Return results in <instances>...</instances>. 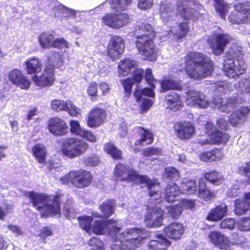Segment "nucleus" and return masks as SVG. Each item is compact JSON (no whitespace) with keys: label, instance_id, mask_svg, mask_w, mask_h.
Instances as JSON below:
<instances>
[{"label":"nucleus","instance_id":"nucleus-28","mask_svg":"<svg viewBox=\"0 0 250 250\" xmlns=\"http://www.w3.org/2000/svg\"><path fill=\"white\" fill-rule=\"evenodd\" d=\"M138 62L133 59L124 58L119 62L118 65L119 74L122 76H126L130 74L132 70L138 67Z\"/></svg>","mask_w":250,"mask_h":250},{"label":"nucleus","instance_id":"nucleus-25","mask_svg":"<svg viewBox=\"0 0 250 250\" xmlns=\"http://www.w3.org/2000/svg\"><path fill=\"white\" fill-rule=\"evenodd\" d=\"M24 69L28 75H37L42 67V64L40 59L36 56L28 58L24 62Z\"/></svg>","mask_w":250,"mask_h":250},{"label":"nucleus","instance_id":"nucleus-56","mask_svg":"<svg viewBox=\"0 0 250 250\" xmlns=\"http://www.w3.org/2000/svg\"><path fill=\"white\" fill-rule=\"evenodd\" d=\"M238 171L240 174L247 177V182L250 184V161L246 162L243 166L239 167Z\"/></svg>","mask_w":250,"mask_h":250},{"label":"nucleus","instance_id":"nucleus-34","mask_svg":"<svg viewBox=\"0 0 250 250\" xmlns=\"http://www.w3.org/2000/svg\"><path fill=\"white\" fill-rule=\"evenodd\" d=\"M161 91L165 92L169 90L181 91L183 89L182 81H175L171 79H164L160 81Z\"/></svg>","mask_w":250,"mask_h":250},{"label":"nucleus","instance_id":"nucleus-11","mask_svg":"<svg viewBox=\"0 0 250 250\" xmlns=\"http://www.w3.org/2000/svg\"><path fill=\"white\" fill-rule=\"evenodd\" d=\"M103 24L113 29H119L127 24L129 17L125 13H106L102 17Z\"/></svg>","mask_w":250,"mask_h":250},{"label":"nucleus","instance_id":"nucleus-27","mask_svg":"<svg viewBox=\"0 0 250 250\" xmlns=\"http://www.w3.org/2000/svg\"><path fill=\"white\" fill-rule=\"evenodd\" d=\"M166 108L174 111H177L183 106L181 96L175 92H171L167 94L165 98Z\"/></svg>","mask_w":250,"mask_h":250},{"label":"nucleus","instance_id":"nucleus-23","mask_svg":"<svg viewBox=\"0 0 250 250\" xmlns=\"http://www.w3.org/2000/svg\"><path fill=\"white\" fill-rule=\"evenodd\" d=\"M217 191L212 190L202 178L199 179L198 184V196L205 201H209L216 197Z\"/></svg>","mask_w":250,"mask_h":250},{"label":"nucleus","instance_id":"nucleus-48","mask_svg":"<svg viewBox=\"0 0 250 250\" xmlns=\"http://www.w3.org/2000/svg\"><path fill=\"white\" fill-rule=\"evenodd\" d=\"M68 101H64L58 99H55L51 103V109L56 112L66 111L68 110Z\"/></svg>","mask_w":250,"mask_h":250},{"label":"nucleus","instance_id":"nucleus-37","mask_svg":"<svg viewBox=\"0 0 250 250\" xmlns=\"http://www.w3.org/2000/svg\"><path fill=\"white\" fill-rule=\"evenodd\" d=\"M188 99L193 104L201 108L206 107L208 105V103L205 98V95L198 91L192 92L189 94Z\"/></svg>","mask_w":250,"mask_h":250},{"label":"nucleus","instance_id":"nucleus-43","mask_svg":"<svg viewBox=\"0 0 250 250\" xmlns=\"http://www.w3.org/2000/svg\"><path fill=\"white\" fill-rule=\"evenodd\" d=\"M121 83L124 90V98L128 99L132 93V87L134 83L130 77L121 80Z\"/></svg>","mask_w":250,"mask_h":250},{"label":"nucleus","instance_id":"nucleus-12","mask_svg":"<svg viewBox=\"0 0 250 250\" xmlns=\"http://www.w3.org/2000/svg\"><path fill=\"white\" fill-rule=\"evenodd\" d=\"M106 116L107 112L105 109L95 106L87 114L86 125L91 128L98 127L105 122Z\"/></svg>","mask_w":250,"mask_h":250},{"label":"nucleus","instance_id":"nucleus-52","mask_svg":"<svg viewBox=\"0 0 250 250\" xmlns=\"http://www.w3.org/2000/svg\"><path fill=\"white\" fill-rule=\"evenodd\" d=\"M234 10L242 14H247L250 13V2L244 1L238 2L234 5Z\"/></svg>","mask_w":250,"mask_h":250},{"label":"nucleus","instance_id":"nucleus-33","mask_svg":"<svg viewBox=\"0 0 250 250\" xmlns=\"http://www.w3.org/2000/svg\"><path fill=\"white\" fill-rule=\"evenodd\" d=\"M203 176L205 180L214 186H221L225 180L224 176L215 170L204 172Z\"/></svg>","mask_w":250,"mask_h":250},{"label":"nucleus","instance_id":"nucleus-36","mask_svg":"<svg viewBox=\"0 0 250 250\" xmlns=\"http://www.w3.org/2000/svg\"><path fill=\"white\" fill-rule=\"evenodd\" d=\"M181 193L180 189L176 184L172 183L168 184L165 189V197L168 203H172Z\"/></svg>","mask_w":250,"mask_h":250},{"label":"nucleus","instance_id":"nucleus-55","mask_svg":"<svg viewBox=\"0 0 250 250\" xmlns=\"http://www.w3.org/2000/svg\"><path fill=\"white\" fill-rule=\"evenodd\" d=\"M212 162L221 160L224 158V153L221 148L214 147L210 150Z\"/></svg>","mask_w":250,"mask_h":250},{"label":"nucleus","instance_id":"nucleus-6","mask_svg":"<svg viewBox=\"0 0 250 250\" xmlns=\"http://www.w3.org/2000/svg\"><path fill=\"white\" fill-rule=\"evenodd\" d=\"M93 180L92 173L83 169L71 170L60 178L62 184L67 185L71 184L78 188L89 187Z\"/></svg>","mask_w":250,"mask_h":250},{"label":"nucleus","instance_id":"nucleus-29","mask_svg":"<svg viewBox=\"0 0 250 250\" xmlns=\"http://www.w3.org/2000/svg\"><path fill=\"white\" fill-rule=\"evenodd\" d=\"M116 223L117 221L112 218L105 220H96L92 225L91 230L95 234L102 235L106 232L108 226Z\"/></svg>","mask_w":250,"mask_h":250},{"label":"nucleus","instance_id":"nucleus-62","mask_svg":"<svg viewBox=\"0 0 250 250\" xmlns=\"http://www.w3.org/2000/svg\"><path fill=\"white\" fill-rule=\"evenodd\" d=\"M185 190L188 194H198V186L195 181H189L186 186Z\"/></svg>","mask_w":250,"mask_h":250},{"label":"nucleus","instance_id":"nucleus-38","mask_svg":"<svg viewBox=\"0 0 250 250\" xmlns=\"http://www.w3.org/2000/svg\"><path fill=\"white\" fill-rule=\"evenodd\" d=\"M104 151L114 160L123 159V152L113 143L107 142L104 145Z\"/></svg>","mask_w":250,"mask_h":250},{"label":"nucleus","instance_id":"nucleus-3","mask_svg":"<svg viewBox=\"0 0 250 250\" xmlns=\"http://www.w3.org/2000/svg\"><path fill=\"white\" fill-rule=\"evenodd\" d=\"M185 69L188 76L199 80L210 76L214 71V62L205 54L189 52L184 57Z\"/></svg>","mask_w":250,"mask_h":250},{"label":"nucleus","instance_id":"nucleus-21","mask_svg":"<svg viewBox=\"0 0 250 250\" xmlns=\"http://www.w3.org/2000/svg\"><path fill=\"white\" fill-rule=\"evenodd\" d=\"M250 113V108L247 106H242L234 111L230 115L229 121L232 126L244 123Z\"/></svg>","mask_w":250,"mask_h":250},{"label":"nucleus","instance_id":"nucleus-31","mask_svg":"<svg viewBox=\"0 0 250 250\" xmlns=\"http://www.w3.org/2000/svg\"><path fill=\"white\" fill-rule=\"evenodd\" d=\"M137 129V134L140 137V138L135 142V146H142L145 142H147V145L151 144L153 142V134L149 129H146L143 126H138Z\"/></svg>","mask_w":250,"mask_h":250},{"label":"nucleus","instance_id":"nucleus-7","mask_svg":"<svg viewBox=\"0 0 250 250\" xmlns=\"http://www.w3.org/2000/svg\"><path fill=\"white\" fill-rule=\"evenodd\" d=\"M88 144L77 138H65L61 143L60 154L63 157L74 159L83 154L88 149Z\"/></svg>","mask_w":250,"mask_h":250},{"label":"nucleus","instance_id":"nucleus-59","mask_svg":"<svg viewBox=\"0 0 250 250\" xmlns=\"http://www.w3.org/2000/svg\"><path fill=\"white\" fill-rule=\"evenodd\" d=\"M98 83L95 82H91L86 90L88 95L90 97H96L98 96Z\"/></svg>","mask_w":250,"mask_h":250},{"label":"nucleus","instance_id":"nucleus-58","mask_svg":"<svg viewBox=\"0 0 250 250\" xmlns=\"http://www.w3.org/2000/svg\"><path fill=\"white\" fill-rule=\"evenodd\" d=\"M235 221L234 219L229 218L225 219L221 222L220 227L221 229H232L234 228Z\"/></svg>","mask_w":250,"mask_h":250},{"label":"nucleus","instance_id":"nucleus-45","mask_svg":"<svg viewBox=\"0 0 250 250\" xmlns=\"http://www.w3.org/2000/svg\"><path fill=\"white\" fill-rule=\"evenodd\" d=\"M83 163L87 167H95L100 163V157L96 153H91L83 157Z\"/></svg>","mask_w":250,"mask_h":250},{"label":"nucleus","instance_id":"nucleus-51","mask_svg":"<svg viewBox=\"0 0 250 250\" xmlns=\"http://www.w3.org/2000/svg\"><path fill=\"white\" fill-rule=\"evenodd\" d=\"M237 229L242 231L250 230V216L243 217L240 218L237 224Z\"/></svg>","mask_w":250,"mask_h":250},{"label":"nucleus","instance_id":"nucleus-8","mask_svg":"<svg viewBox=\"0 0 250 250\" xmlns=\"http://www.w3.org/2000/svg\"><path fill=\"white\" fill-rule=\"evenodd\" d=\"M56 66L49 62L45 64L43 72L40 75H35L32 77L34 84L41 88L50 87L56 81L55 77Z\"/></svg>","mask_w":250,"mask_h":250},{"label":"nucleus","instance_id":"nucleus-15","mask_svg":"<svg viewBox=\"0 0 250 250\" xmlns=\"http://www.w3.org/2000/svg\"><path fill=\"white\" fill-rule=\"evenodd\" d=\"M9 81L14 85L22 90H28L31 86V82L24 76L22 71L14 68L10 70L8 74Z\"/></svg>","mask_w":250,"mask_h":250},{"label":"nucleus","instance_id":"nucleus-44","mask_svg":"<svg viewBox=\"0 0 250 250\" xmlns=\"http://www.w3.org/2000/svg\"><path fill=\"white\" fill-rule=\"evenodd\" d=\"M214 8L222 19H225L228 12L229 5L224 0H214Z\"/></svg>","mask_w":250,"mask_h":250},{"label":"nucleus","instance_id":"nucleus-53","mask_svg":"<svg viewBox=\"0 0 250 250\" xmlns=\"http://www.w3.org/2000/svg\"><path fill=\"white\" fill-rule=\"evenodd\" d=\"M162 154V150L158 147L149 146L142 151V155L146 157H149L153 155H160Z\"/></svg>","mask_w":250,"mask_h":250},{"label":"nucleus","instance_id":"nucleus-13","mask_svg":"<svg viewBox=\"0 0 250 250\" xmlns=\"http://www.w3.org/2000/svg\"><path fill=\"white\" fill-rule=\"evenodd\" d=\"M173 128L176 136L182 140L190 139L195 133V126L190 122H177L174 124Z\"/></svg>","mask_w":250,"mask_h":250},{"label":"nucleus","instance_id":"nucleus-20","mask_svg":"<svg viewBox=\"0 0 250 250\" xmlns=\"http://www.w3.org/2000/svg\"><path fill=\"white\" fill-rule=\"evenodd\" d=\"M228 211L227 205L225 202H221L209 210L206 220L213 222L221 221L227 215Z\"/></svg>","mask_w":250,"mask_h":250},{"label":"nucleus","instance_id":"nucleus-1","mask_svg":"<svg viewBox=\"0 0 250 250\" xmlns=\"http://www.w3.org/2000/svg\"><path fill=\"white\" fill-rule=\"evenodd\" d=\"M132 33L136 38L135 44L138 53L144 56L146 60L155 61L157 52L154 40L156 38V33L151 24L146 21H137L133 28Z\"/></svg>","mask_w":250,"mask_h":250},{"label":"nucleus","instance_id":"nucleus-4","mask_svg":"<svg viewBox=\"0 0 250 250\" xmlns=\"http://www.w3.org/2000/svg\"><path fill=\"white\" fill-rule=\"evenodd\" d=\"M113 174L115 181L118 182L145 184L147 185L148 188L153 185L152 180L148 176L140 175L138 171L121 162H119L115 165Z\"/></svg>","mask_w":250,"mask_h":250},{"label":"nucleus","instance_id":"nucleus-22","mask_svg":"<svg viewBox=\"0 0 250 250\" xmlns=\"http://www.w3.org/2000/svg\"><path fill=\"white\" fill-rule=\"evenodd\" d=\"M115 208V201L111 199H107L99 205V208L101 214L96 213L94 214V217L107 220L114 213Z\"/></svg>","mask_w":250,"mask_h":250},{"label":"nucleus","instance_id":"nucleus-18","mask_svg":"<svg viewBox=\"0 0 250 250\" xmlns=\"http://www.w3.org/2000/svg\"><path fill=\"white\" fill-rule=\"evenodd\" d=\"M164 211L160 208H153L150 212H147L144 219L146 225L148 228H158L163 225Z\"/></svg>","mask_w":250,"mask_h":250},{"label":"nucleus","instance_id":"nucleus-24","mask_svg":"<svg viewBox=\"0 0 250 250\" xmlns=\"http://www.w3.org/2000/svg\"><path fill=\"white\" fill-rule=\"evenodd\" d=\"M170 32L176 41H181L190 32L189 23L187 21L177 22L175 25L170 28Z\"/></svg>","mask_w":250,"mask_h":250},{"label":"nucleus","instance_id":"nucleus-54","mask_svg":"<svg viewBox=\"0 0 250 250\" xmlns=\"http://www.w3.org/2000/svg\"><path fill=\"white\" fill-rule=\"evenodd\" d=\"M61 49L63 48L69 47L67 41L63 38H59L53 39L51 45V48Z\"/></svg>","mask_w":250,"mask_h":250},{"label":"nucleus","instance_id":"nucleus-40","mask_svg":"<svg viewBox=\"0 0 250 250\" xmlns=\"http://www.w3.org/2000/svg\"><path fill=\"white\" fill-rule=\"evenodd\" d=\"M243 101L241 98L238 96H232L227 99L225 104L221 105L220 108L223 111L229 112L238 104H241Z\"/></svg>","mask_w":250,"mask_h":250},{"label":"nucleus","instance_id":"nucleus-2","mask_svg":"<svg viewBox=\"0 0 250 250\" xmlns=\"http://www.w3.org/2000/svg\"><path fill=\"white\" fill-rule=\"evenodd\" d=\"M24 195L39 212L41 218L61 215L62 198L64 196L61 190L56 191L53 195L30 191L26 192Z\"/></svg>","mask_w":250,"mask_h":250},{"label":"nucleus","instance_id":"nucleus-63","mask_svg":"<svg viewBox=\"0 0 250 250\" xmlns=\"http://www.w3.org/2000/svg\"><path fill=\"white\" fill-rule=\"evenodd\" d=\"M80 136L90 142L95 143L97 141L95 135L90 130L83 129Z\"/></svg>","mask_w":250,"mask_h":250},{"label":"nucleus","instance_id":"nucleus-47","mask_svg":"<svg viewBox=\"0 0 250 250\" xmlns=\"http://www.w3.org/2000/svg\"><path fill=\"white\" fill-rule=\"evenodd\" d=\"M167 209L168 216L175 220L178 219L183 212L182 207L179 205L167 206Z\"/></svg>","mask_w":250,"mask_h":250},{"label":"nucleus","instance_id":"nucleus-10","mask_svg":"<svg viewBox=\"0 0 250 250\" xmlns=\"http://www.w3.org/2000/svg\"><path fill=\"white\" fill-rule=\"evenodd\" d=\"M232 38L228 33H215L208 39V43L215 56H220L225 51L227 45L231 41Z\"/></svg>","mask_w":250,"mask_h":250},{"label":"nucleus","instance_id":"nucleus-35","mask_svg":"<svg viewBox=\"0 0 250 250\" xmlns=\"http://www.w3.org/2000/svg\"><path fill=\"white\" fill-rule=\"evenodd\" d=\"M32 152L38 163L45 164L47 152L44 146L41 144H37L33 146Z\"/></svg>","mask_w":250,"mask_h":250},{"label":"nucleus","instance_id":"nucleus-42","mask_svg":"<svg viewBox=\"0 0 250 250\" xmlns=\"http://www.w3.org/2000/svg\"><path fill=\"white\" fill-rule=\"evenodd\" d=\"M132 0H110L109 4L114 11L119 12L125 10Z\"/></svg>","mask_w":250,"mask_h":250},{"label":"nucleus","instance_id":"nucleus-32","mask_svg":"<svg viewBox=\"0 0 250 250\" xmlns=\"http://www.w3.org/2000/svg\"><path fill=\"white\" fill-rule=\"evenodd\" d=\"M209 137L211 143L217 145H225L230 138L229 133L222 131L218 128H215L213 131L210 132Z\"/></svg>","mask_w":250,"mask_h":250},{"label":"nucleus","instance_id":"nucleus-16","mask_svg":"<svg viewBox=\"0 0 250 250\" xmlns=\"http://www.w3.org/2000/svg\"><path fill=\"white\" fill-rule=\"evenodd\" d=\"M210 242L220 250H232L229 238L219 231H211L208 234Z\"/></svg>","mask_w":250,"mask_h":250},{"label":"nucleus","instance_id":"nucleus-5","mask_svg":"<svg viewBox=\"0 0 250 250\" xmlns=\"http://www.w3.org/2000/svg\"><path fill=\"white\" fill-rule=\"evenodd\" d=\"M242 55L240 50L233 48H229L226 53L223 70L227 77L235 78L245 73V62L240 58Z\"/></svg>","mask_w":250,"mask_h":250},{"label":"nucleus","instance_id":"nucleus-26","mask_svg":"<svg viewBox=\"0 0 250 250\" xmlns=\"http://www.w3.org/2000/svg\"><path fill=\"white\" fill-rule=\"evenodd\" d=\"M145 80L150 87H146L142 89L143 95L154 98L155 94L154 90L156 88L155 84L157 82V80L154 78L151 68H147L146 69Z\"/></svg>","mask_w":250,"mask_h":250},{"label":"nucleus","instance_id":"nucleus-14","mask_svg":"<svg viewBox=\"0 0 250 250\" xmlns=\"http://www.w3.org/2000/svg\"><path fill=\"white\" fill-rule=\"evenodd\" d=\"M49 132L55 136H63L68 133V126L65 121L58 116L51 117L47 123Z\"/></svg>","mask_w":250,"mask_h":250},{"label":"nucleus","instance_id":"nucleus-57","mask_svg":"<svg viewBox=\"0 0 250 250\" xmlns=\"http://www.w3.org/2000/svg\"><path fill=\"white\" fill-rule=\"evenodd\" d=\"M70 132L75 135L80 136L83 129L81 128L79 121L76 120H70Z\"/></svg>","mask_w":250,"mask_h":250},{"label":"nucleus","instance_id":"nucleus-49","mask_svg":"<svg viewBox=\"0 0 250 250\" xmlns=\"http://www.w3.org/2000/svg\"><path fill=\"white\" fill-rule=\"evenodd\" d=\"M132 73V77H130L135 84H140L144 78L145 79L146 75V69L144 70L142 68H136Z\"/></svg>","mask_w":250,"mask_h":250},{"label":"nucleus","instance_id":"nucleus-17","mask_svg":"<svg viewBox=\"0 0 250 250\" xmlns=\"http://www.w3.org/2000/svg\"><path fill=\"white\" fill-rule=\"evenodd\" d=\"M123 44L124 41L121 37L117 35L112 36L107 45L108 56L113 60L119 59L124 51Z\"/></svg>","mask_w":250,"mask_h":250},{"label":"nucleus","instance_id":"nucleus-30","mask_svg":"<svg viewBox=\"0 0 250 250\" xmlns=\"http://www.w3.org/2000/svg\"><path fill=\"white\" fill-rule=\"evenodd\" d=\"M156 239L151 240L148 244L149 249L154 250H166L171 245V242L162 234H158L155 236Z\"/></svg>","mask_w":250,"mask_h":250},{"label":"nucleus","instance_id":"nucleus-41","mask_svg":"<svg viewBox=\"0 0 250 250\" xmlns=\"http://www.w3.org/2000/svg\"><path fill=\"white\" fill-rule=\"evenodd\" d=\"M53 39V35L47 32H42L38 36V42L41 47L43 49L51 48Z\"/></svg>","mask_w":250,"mask_h":250},{"label":"nucleus","instance_id":"nucleus-64","mask_svg":"<svg viewBox=\"0 0 250 250\" xmlns=\"http://www.w3.org/2000/svg\"><path fill=\"white\" fill-rule=\"evenodd\" d=\"M178 12L182 18L187 20L191 19L193 16V13L190 8L182 7L179 9Z\"/></svg>","mask_w":250,"mask_h":250},{"label":"nucleus","instance_id":"nucleus-19","mask_svg":"<svg viewBox=\"0 0 250 250\" xmlns=\"http://www.w3.org/2000/svg\"><path fill=\"white\" fill-rule=\"evenodd\" d=\"M185 229L182 223L172 222L164 227L165 235L171 239L178 240L181 238Z\"/></svg>","mask_w":250,"mask_h":250},{"label":"nucleus","instance_id":"nucleus-39","mask_svg":"<svg viewBox=\"0 0 250 250\" xmlns=\"http://www.w3.org/2000/svg\"><path fill=\"white\" fill-rule=\"evenodd\" d=\"M250 210V206L242 199H236L234 201V212L236 215L246 214Z\"/></svg>","mask_w":250,"mask_h":250},{"label":"nucleus","instance_id":"nucleus-60","mask_svg":"<svg viewBox=\"0 0 250 250\" xmlns=\"http://www.w3.org/2000/svg\"><path fill=\"white\" fill-rule=\"evenodd\" d=\"M53 234V230L51 228L48 226H44L40 230L38 236L42 240H45L48 237L52 236Z\"/></svg>","mask_w":250,"mask_h":250},{"label":"nucleus","instance_id":"nucleus-46","mask_svg":"<svg viewBox=\"0 0 250 250\" xmlns=\"http://www.w3.org/2000/svg\"><path fill=\"white\" fill-rule=\"evenodd\" d=\"M93 220V217L90 216L84 215L78 218L80 227L87 232L91 231Z\"/></svg>","mask_w":250,"mask_h":250},{"label":"nucleus","instance_id":"nucleus-9","mask_svg":"<svg viewBox=\"0 0 250 250\" xmlns=\"http://www.w3.org/2000/svg\"><path fill=\"white\" fill-rule=\"evenodd\" d=\"M145 233L144 229L138 228L127 229L123 234L129 235L131 237L126 240L121 241L119 250H135L140 247L145 239L142 235Z\"/></svg>","mask_w":250,"mask_h":250},{"label":"nucleus","instance_id":"nucleus-50","mask_svg":"<svg viewBox=\"0 0 250 250\" xmlns=\"http://www.w3.org/2000/svg\"><path fill=\"white\" fill-rule=\"evenodd\" d=\"M165 173L167 178L173 181L178 180L180 177L179 171L174 167H166Z\"/></svg>","mask_w":250,"mask_h":250},{"label":"nucleus","instance_id":"nucleus-61","mask_svg":"<svg viewBox=\"0 0 250 250\" xmlns=\"http://www.w3.org/2000/svg\"><path fill=\"white\" fill-rule=\"evenodd\" d=\"M88 244L91 249L100 248L104 247L103 242L100 238L93 236L88 241Z\"/></svg>","mask_w":250,"mask_h":250}]
</instances>
